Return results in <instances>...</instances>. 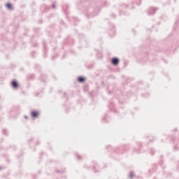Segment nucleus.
I'll use <instances>...</instances> for the list:
<instances>
[{"label":"nucleus","mask_w":179,"mask_h":179,"mask_svg":"<svg viewBox=\"0 0 179 179\" xmlns=\"http://www.w3.org/2000/svg\"><path fill=\"white\" fill-rule=\"evenodd\" d=\"M31 117L36 118V117H38V112L37 111H32L31 113Z\"/></svg>","instance_id":"7ed1b4c3"},{"label":"nucleus","mask_w":179,"mask_h":179,"mask_svg":"<svg viewBox=\"0 0 179 179\" xmlns=\"http://www.w3.org/2000/svg\"><path fill=\"white\" fill-rule=\"evenodd\" d=\"M78 80L80 83H83V82H85V78L83 77H78Z\"/></svg>","instance_id":"20e7f679"},{"label":"nucleus","mask_w":179,"mask_h":179,"mask_svg":"<svg viewBox=\"0 0 179 179\" xmlns=\"http://www.w3.org/2000/svg\"><path fill=\"white\" fill-rule=\"evenodd\" d=\"M11 86H13L14 89H17V86H19V85L17 84V82H16L15 80H13L11 83Z\"/></svg>","instance_id":"f03ea898"},{"label":"nucleus","mask_w":179,"mask_h":179,"mask_svg":"<svg viewBox=\"0 0 179 179\" xmlns=\"http://www.w3.org/2000/svg\"><path fill=\"white\" fill-rule=\"evenodd\" d=\"M6 8H8V9H12V4H10V3H7V4H6Z\"/></svg>","instance_id":"39448f33"},{"label":"nucleus","mask_w":179,"mask_h":179,"mask_svg":"<svg viewBox=\"0 0 179 179\" xmlns=\"http://www.w3.org/2000/svg\"><path fill=\"white\" fill-rule=\"evenodd\" d=\"M111 62L113 65H118V62H120V60L118 58H113L111 59Z\"/></svg>","instance_id":"f257e3e1"}]
</instances>
